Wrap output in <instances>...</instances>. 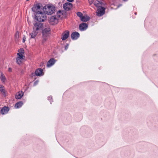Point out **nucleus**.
Segmentation results:
<instances>
[{
	"label": "nucleus",
	"mask_w": 158,
	"mask_h": 158,
	"mask_svg": "<svg viewBox=\"0 0 158 158\" xmlns=\"http://www.w3.org/2000/svg\"><path fill=\"white\" fill-rule=\"evenodd\" d=\"M49 22L50 24L52 25L56 24L58 22L56 16L55 15L52 16L50 17L49 19Z\"/></svg>",
	"instance_id": "0eeeda50"
},
{
	"label": "nucleus",
	"mask_w": 158,
	"mask_h": 158,
	"mask_svg": "<svg viewBox=\"0 0 158 158\" xmlns=\"http://www.w3.org/2000/svg\"><path fill=\"white\" fill-rule=\"evenodd\" d=\"M38 81H35L34 82V86H35L36 85L38 84Z\"/></svg>",
	"instance_id": "c85d7f7f"
},
{
	"label": "nucleus",
	"mask_w": 158,
	"mask_h": 158,
	"mask_svg": "<svg viewBox=\"0 0 158 158\" xmlns=\"http://www.w3.org/2000/svg\"><path fill=\"white\" fill-rule=\"evenodd\" d=\"M35 19L38 22H44L46 19L47 17L45 13L42 11H38L35 14Z\"/></svg>",
	"instance_id": "f03ea898"
},
{
	"label": "nucleus",
	"mask_w": 158,
	"mask_h": 158,
	"mask_svg": "<svg viewBox=\"0 0 158 158\" xmlns=\"http://www.w3.org/2000/svg\"><path fill=\"white\" fill-rule=\"evenodd\" d=\"M38 32L33 30L31 33L30 34L31 38H34L38 34Z\"/></svg>",
	"instance_id": "4be33fe9"
},
{
	"label": "nucleus",
	"mask_w": 158,
	"mask_h": 158,
	"mask_svg": "<svg viewBox=\"0 0 158 158\" xmlns=\"http://www.w3.org/2000/svg\"><path fill=\"white\" fill-rule=\"evenodd\" d=\"M23 104V102H19L15 104V107L16 109L19 108L22 106Z\"/></svg>",
	"instance_id": "aec40b11"
},
{
	"label": "nucleus",
	"mask_w": 158,
	"mask_h": 158,
	"mask_svg": "<svg viewBox=\"0 0 158 158\" xmlns=\"http://www.w3.org/2000/svg\"><path fill=\"white\" fill-rule=\"evenodd\" d=\"M23 95V92L22 91H19L15 94V97L16 99H20Z\"/></svg>",
	"instance_id": "dca6fc26"
},
{
	"label": "nucleus",
	"mask_w": 158,
	"mask_h": 158,
	"mask_svg": "<svg viewBox=\"0 0 158 158\" xmlns=\"http://www.w3.org/2000/svg\"><path fill=\"white\" fill-rule=\"evenodd\" d=\"M8 71L10 72H11L12 71V69L11 68H8Z\"/></svg>",
	"instance_id": "7c9ffc66"
},
{
	"label": "nucleus",
	"mask_w": 158,
	"mask_h": 158,
	"mask_svg": "<svg viewBox=\"0 0 158 158\" xmlns=\"http://www.w3.org/2000/svg\"><path fill=\"white\" fill-rule=\"evenodd\" d=\"M122 5L121 4H120L118 6V7H119L120 6H121Z\"/></svg>",
	"instance_id": "72a5a7b5"
},
{
	"label": "nucleus",
	"mask_w": 158,
	"mask_h": 158,
	"mask_svg": "<svg viewBox=\"0 0 158 158\" xmlns=\"http://www.w3.org/2000/svg\"><path fill=\"white\" fill-rule=\"evenodd\" d=\"M123 1H125V2H126V1H127L128 0H123Z\"/></svg>",
	"instance_id": "f704fd0d"
},
{
	"label": "nucleus",
	"mask_w": 158,
	"mask_h": 158,
	"mask_svg": "<svg viewBox=\"0 0 158 158\" xmlns=\"http://www.w3.org/2000/svg\"><path fill=\"white\" fill-rule=\"evenodd\" d=\"M33 30L38 32L41 30L43 26V23L40 22L35 21L33 23Z\"/></svg>",
	"instance_id": "39448f33"
},
{
	"label": "nucleus",
	"mask_w": 158,
	"mask_h": 158,
	"mask_svg": "<svg viewBox=\"0 0 158 158\" xmlns=\"http://www.w3.org/2000/svg\"><path fill=\"white\" fill-rule=\"evenodd\" d=\"M35 73H31V77H33V76H35Z\"/></svg>",
	"instance_id": "c756f323"
},
{
	"label": "nucleus",
	"mask_w": 158,
	"mask_h": 158,
	"mask_svg": "<svg viewBox=\"0 0 158 158\" xmlns=\"http://www.w3.org/2000/svg\"><path fill=\"white\" fill-rule=\"evenodd\" d=\"M51 29L50 27H46L42 30V43H44L46 41L47 38L49 36Z\"/></svg>",
	"instance_id": "20e7f679"
},
{
	"label": "nucleus",
	"mask_w": 158,
	"mask_h": 158,
	"mask_svg": "<svg viewBox=\"0 0 158 158\" xmlns=\"http://www.w3.org/2000/svg\"><path fill=\"white\" fill-rule=\"evenodd\" d=\"M43 73V69L41 68L38 69L35 71V74L36 76H40Z\"/></svg>",
	"instance_id": "f3484780"
},
{
	"label": "nucleus",
	"mask_w": 158,
	"mask_h": 158,
	"mask_svg": "<svg viewBox=\"0 0 158 158\" xmlns=\"http://www.w3.org/2000/svg\"><path fill=\"white\" fill-rule=\"evenodd\" d=\"M80 36V34L77 32H73L71 34V38L73 40H76Z\"/></svg>",
	"instance_id": "ddd939ff"
},
{
	"label": "nucleus",
	"mask_w": 158,
	"mask_h": 158,
	"mask_svg": "<svg viewBox=\"0 0 158 158\" xmlns=\"http://www.w3.org/2000/svg\"><path fill=\"white\" fill-rule=\"evenodd\" d=\"M69 2H72L74 0H67Z\"/></svg>",
	"instance_id": "473e14b6"
},
{
	"label": "nucleus",
	"mask_w": 158,
	"mask_h": 158,
	"mask_svg": "<svg viewBox=\"0 0 158 158\" xmlns=\"http://www.w3.org/2000/svg\"><path fill=\"white\" fill-rule=\"evenodd\" d=\"M26 37L25 35H23V43H24L25 40H26Z\"/></svg>",
	"instance_id": "cd10ccee"
},
{
	"label": "nucleus",
	"mask_w": 158,
	"mask_h": 158,
	"mask_svg": "<svg viewBox=\"0 0 158 158\" xmlns=\"http://www.w3.org/2000/svg\"><path fill=\"white\" fill-rule=\"evenodd\" d=\"M88 27V25L85 23H82L79 26V29L81 31L85 30Z\"/></svg>",
	"instance_id": "9b49d317"
},
{
	"label": "nucleus",
	"mask_w": 158,
	"mask_h": 158,
	"mask_svg": "<svg viewBox=\"0 0 158 158\" xmlns=\"http://www.w3.org/2000/svg\"><path fill=\"white\" fill-rule=\"evenodd\" d=\"M56 60L53 58L50 59L47 62V66L48 67H50L54 64Z\"/></svg>",
	"instance_id": "f8f14e48"
},
{
	"label": "nucleus",
	"mask_w": 158,
	"mask_h": 158,
	"mask_svg": "<svg viewBox=\"0 0 158 158\" xmlns=\"http://www.w3.org/2000/svg\"><path fill=\"white\" fill-rule=\"evenodd\" d=\"M135 15H136L137 14V13H136V12H135Z\"/></svg>",
	"instance_id": "c9c22d12"
},
{
	"label": "nucleus",
	"mask_w": 158,
	"mask_h": 158,
	"mask_svg": "<svg viewBox=\"0 0 158 158\" xmlns=\"http://www.w3.org/2000/svg\"><path fill=\"white\" fill-rule=\"evenodd\" d=\"M90 18L87 15L83 16L81 17L80 19L81 20L82 22H86Z\"/></svg>",
	"instance_id": "412c9836"
},
{
	"label": "nucleus",
	"mask_w": 158,
	"mask_h": 158,
	"mask_svg": "<svg viewBox=\"0 0 158 158\" xmlns=\"http://www.w3.org/2000/svg\"><path fill=\"white\" fill-rule=\"evenodd\" d=\"M0 91L1 94L4 96V97H6V91L4 86L2 85H0Z\"/></svg>",
	"instance_id": "a211bd4d"
},
{
	"label": "nucleus",
	"mask_w": 158,
	"mask_h": 158,
	"mask_svg": "<svg viewBox=\"0 0 158 158\" xmlns=\"http://www.w3.org/2000/svg\"><path fill=\"white\" fill-rule=\"evenodd\" d=\"M94 4L95 6L98 8L103 6L104 5V2H102L101 1L96 0L94 1Z\"/></svg>",
	"instance_id": "4468645a"
},
{
	"label": "nucleus",
	"mask_w": 158,
	"mask_h": 158,
	"mask_svg": "<svg viewBox=\"0 0 158 158\" xmlns=\"http://www.w3.org/2000/svg\"><path fill=\"white\" fill-rule=\"evenodd\" d=\"M42 6L41 3H38L35 5L31 9L33 11L35 12L37 10L40 9L41 7Z\"/></svg>",
	"instance_id": "6e6552de"
},
{
	"label": "nucleus",
	"mask_w": 158,
	"mask_h": 158,
	"mask_svg": "<svg viewBox=\"0 0 158 158\" xmlns=\"http://www.w3.org/2000/svg\"><path fill=\"white\" fill-rule=\"evenodd\" d=\"M89 3L90 5H91L93 2L94 3V0H89Z\"/></svg>",
	"instance_id": "bb28decb"
},
{
	"label": "nucleus",
	"mask_w": 158,
	"mask_h": 158,
	"mask_svg": "<svg viewBox=\"0 0 158 158\" xmlns=\"http://www.w3.org/2000/svg\"><path fill=\"white\" fill-rule=\"evenodd\" d=\"M19 32L18 31H17L15 33V37L16 39H18L19 38Z\"/></svg>",
	"instance_id": "a878e982"
},
{
	"label": "nucleus",
	"mask_w": 158,
	"mask_h": 158,
	"mask_svg": "<svg viewBox=\"0 0 158 158\" xmlns=\"http://www.w3.org/2000/svg\"><path fill=\"white\" fill-rule=\"evenodd\" d=\"M77 15L81 19V17L83 16V14L81 12H78L77 13Z\"/></svg>",
	"instance_id": "b1692460"
},
{
	"label": "nucleus",
	"mask_w": 158,
	"mask_h": 158,
	"mask_svg": "<svg viewBox=\"0 0 158 158\" xmlns=\"http://www.w3.org/2000/svg\"><path fill=\"white\" fill-rule=\"evenodd\" d=\"M105 8L102 6L98 8L97 12V15L98 16H101L103 15L105 13Z\"/></svg>",
	"instance_id": "423d86ee"
},
{
	"label": "nucleus",
	"mask_w": 158,
	"mask_h": 158,
	"mask_svg": "<svg viewBox=\"0 0 158 158\" xmlns=\"http://www.w3.org/2000/svg\"><path fill=\"white\" fill-rule=\"evenodd\" d=\"M68 45H66L65 47V50H66L67 48H68Z\"/></svg>",
	"instance_id": "2f4dec72"
},
{
	"label": "nucleus",
	"mask_w": 158,
	"mask_h": 158,
	"mask_svg": "<svg viewBox=\"0 0 158 158\" xmlns=\"http://www.w3.org/2000/svg\"><path fill=\"white\" fill-rule=\"evenodd\" d=\"M55 8L53 5L47 4L43 8V10L48 15H51L54 13Z\"/></svg>",
	"instance_id": "f257e3e1"
},
{
	"label": "nucleus",
	"mask_w": 158,
	"mask_h": 158,
	"mask_svg": "<svg viewBox=\"0 0 158 158\" xmlns=\"http://www.w3.org/2000/svg\"><path fill=\"white\" fill-rule=\"evenodd\" d=\"M10 109L8 107L4 106L1 110V113L2 114H4L8 113Z\"/></svg>",
	"instance_id": "2eb2a0df"
},
{
	"label": "nucleus",
	"mask_w": 158,
	"mask_h": 158,
	"mask_svg": "<svg viewBox=\"0 0 158 158\" xmlns=\"http://www.w3.org/2000/svg\"><path fill=\"white\" fill-rule=\"evenodd\" d=\"M18 52L17 54L18 56L16 58V61L17 64L19 65L22 63V61L25 58V56L23 55L24 52L23 48L19 49Z\"/></svg>",
	"instance_id": "7ed1b4c3"
},
{
	"label": "nucleus",
	"mask_w": 158,
	"mask_h": 158,
	"mask_svg": "<svg viewBox=\"0 0 158 158\" xmlns=\"http://www.w3.org/2000/svg\"><path fill=\"white\" fill-rule=\"evenodd\" d=\"M48 100L50 102V104L53 101V99L52 96H50L48 97Z\"/></svg>",
	"instance_id": "393cba45"
},
{
	"label": "nucleus",
	"mask_w": 158,
	"mask_h": 158,
	"mask_svg": "<svg viewBox=\"0 0 158 158\" xmlns=\"http://www.w3.org/2000/svg\"><path fill=\"white\" fill-rule=\"evenodd\" d=\"M69 34V32L68 31H66L64 32L62 35L61 39L64 40L68 38Z\"/></svg>",
	"instance_id": "9d476101"
},
{
	"label": "nucleus",
	"mask_w": 158,
	"mask_h": 158,
	"mask_svg": "<svg viewBox=\"0 0 158 158\" xmlns=\"http://www.w3.org/2000/svg\"><path fill=\"white\" fill-rule=\"evenodd\" d=\"M62 15V13L61 11L60 10L57 12L56 14V17H58L59 18Z\"/></svg>",
	"instance_id": "5701e85b"
},
{
	"label": "nucleus",
	"mask_w": 158,
	"mask_h": 158,
	"mask_svg": "<svg viewBox=\"0 0 158 158\" xmlns=\"http://www.w3.org/2000/svg\"><path fill=\"white\" fill-rule=\"evenodd\" d=\"M0 77L1 80L2 82H4L6 81V78L3 73L1 71H0Z\"/></svg>",
	"instance_id": "6ab92c4d"
},
{
	"label": "nucleus",
	"mask_w": 158,
	"mask_h": 158,
	"mask_svg": "<svg viewBox=\"0 0 158 158\" xmlns=\"http://www.w3.org/2000/svg\"><path fill=\"white\" fill-rule=\"evenodd\" d=\"M73 6L72 4L69 2H66L64 4L63 7L66 10H69Z\"/></svg>",
	"instance_id": "1a4fd4ad"
}]
</instances>
